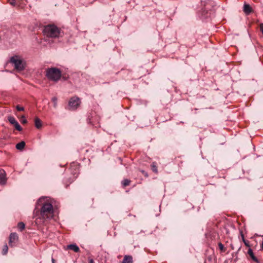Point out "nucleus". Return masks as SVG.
Returning a JSON list of instances; mask_svg holds the SVG:
<instances>
[{"mask_svg": "<svg viewBox=\"0 0 263 263\" xmlns=\"http://www.w3.org/2000/svg\"><path fill=\"white\" fill-rule=\"evenodd\" d=\"M52 203L53 200L47 197H42L38 200L37 204L41 206L40 218L45 220L53 217L54 210Z\"/></svg>", "mask_w": 263, "mask_h": 263, "instance_id": "nucleus-1", "label": "nucleus"}, {"mask_svg": "<svg viewBox=\"0 0 263 263\" xmlns=\"http://www.w3.org/2000/svg\"><path fill=\"white\" fill-rule=\"evenodd\" d=\"M61 71L55 67L47 68L46 70V76L50 81H58L61 77Z\"/></svg>", "mask_w": 263, "mask_h": 263, "instance_id": "nucleus-2", "label": "nucleus"}, {"mask_svg": "<svg viewBox=\"0 0 263 263\" xmlns=\"http://www.w3.org/2000/svg\"><path fill=\"white\" fill-rule=\"evenodd\" d=\"M10 62L18 71L23 70L25 67L26 63L25 61L21 57L17 55L12 57L10 60Z\"/></svg>", "mask_w": 263, "mask_h": 263, "instance_id": "nucleus-3", "label": "nucleus"}, {"mask_svg": "<svg viewBox=\"0 0 263 263\" xmlns=\"http://www.w3.org/2000/svg\"><path fill=\"white\" fill-rule=\"evenodd\" d=\"M43 32L45 35L50 37H57L60 35V29L54 25H49L45 27Z\"/></svg>", "mask_w": 263, "mask_h": 263, "instance_id": "nucleus-4", "label": "nucleus"}, {"mask_svg": "<svg viewBox=\"0 0 263 263\" xmlns=\"http://www.w3.org/2000/svg\"><path fill=\"white\" fill-rule=\"evenodd\" d=\"M81 103L80 100L78 97H72L69 101V107L70 110H75L80 105Z\"/></svg>", "mask_w": 263, "mask_h": 263, "instance_id": "nucleus-5", "label": "nucleus"}, {"mask_svg": "<svg viewBox=\"0 0 263 263\" xmlns=\"http://www.w3.org/2000/svg\"><path fill=\"white\" fill-rule=\"evenodd\" d=\"M18 235L16 233H11L9 236V245L11 247L14 246L18 240Z\"/></svg>", "mask_w": 263, "mask_h": 263, "instance_id": "nucleus-6", "label": "nucleus"}, {"mask_svg": "<svg viewBox=\"0 0 263 263\" xmlns=\"http://www.w3.org/2000/svg\"><path fill=\"white\" fill-rule=\"evenodd\" d=\"M6 173L4 170H0V184L4 185L6 183Z\"/></svg>", "mask_w": 263, "mask_h": 263, "instance_id": "nucleus-7", "label": "nucleus"}, {"mask_svg": "<svg viewBox=\"0 0 263 263\" xmlns=\"http://www.w3.org/2000/svg\"><path fill=\"white\" fill-rule=\"evenodd\" d=\"M67 248L68 249H70V250H73L74 252H79L80 251V249L78 247V246H77L75 244H71V245H69L67 246Z\"/></svg>", "mask_w": 263, "mask_h": 263, "instance_id": "nucleus-8", "label": "nucleus"}, {"mask_svg": "<svg viewBox=\"0 0 263 263\" xmlns=\"http://www.w3.org/2000/svg\"><path fill=\"white\" fill-rule=\"evenodd\" d=\"M248 254L250 256L251 258L254 261H255V262H257V263L258 262V260L257 259V258L254 255L253 251H252V250L251 249H250V248L249 249V250L248 251Z\"/></svg>", "mask_w": 263, "mask_h": 263, "instance_id": "nucleus-9", "label": "nucleus"}, {"mask_svg": "<svg viewBox=\"0 0 263 263\" xmlns=\"http://www.w3.org/2000/svg\"><path fill=\"white\" fill-rule=\"evenodd\" d=\"M243 11L247 14H249L252 11V8L249 4H245L243 6Z\"/></svg>", "mask_w": 263, "mask_h": 263, "instance_id": "nucleus-10", "label": "nucleus"}, {"mask_svg": "<svg viewBox=\"0 0 263 263\" xmlns=\"http://www.w3.org/2000/svg\"><path fill=\"white\" fill-rule=\"evenodd\" d=\"M34 124L35 126L38 129L40 128L42 126V123L41 120L37 117H36L35 118Z\"/></svg>", "mask_w": 263, "mask_h": 263, "instance_id": "nucleus-11", "label": "nucleus"}, {"mask_svg": "<svg viewBox=\"0 0 263 263\" xmlns=\"http://www.w3.org/2000/svg\"><path fill=\"white\" fill-rule=\"evenodd\" d=\"M133 258L131 256L126 255L123 260L122 263H132Z\"/></svg>", "mask_w": 263, "mask_h": 263, "instance_id": "nucleus-12", "label": "nucleus"}, {"mask_svg": "<svg viewBox=\"0 0 263 263\" xmlns=\"http://www.w3.org/2000/svg\"><path fill=\"white\" fill-rule=\"evenodd\" d=\"M25 146V143L24 141H21V142L18 143L16 145V149L18 150H22Z\"/></svg>", "mask_w": 263, "mask_h": 263, "instance_id": "nucleus-13", "label": "nucleus"}, {"mask_svg": "<svg viewBox=\"0 0 263 263\" xmlns=\"http://www.w3.org/2000/svg\"><path fill=\"white\" fill-rule=\"evenodd\" d=\"M8 120L9 122L13 125H14L17 122L13 117H9L8 118Z\"/></svg>", "mask_w": 263, "mask_h": 263, "instance_id": "nucleus-14", "label": "nucleus"}, {"mask_svg": "<svg viewBox=\"0 0 263 263\" xmlns=\"http://www.w3.org/2000/svg\"><path fill=\"white\" fill-rule=\"evenodd\" d=\"M17 227L22 231L25 228V224L22 222H20L17 224Z\"/></svg>", "mask_w": 263, "mask_h": 263, "instance_id": "nucleus-15", "label": "nucleus"}, {"mask_svg": "<svg viewBox=\"0 0 263 263\" xmlns=\"http://www.w3.org/2000/svg\"><path fill=\"white\" fill-rule=\"evenodd\" d=\"M8 251V247L7 245H5L4 246V248H3V251H2L3 254V255H6Z\"/></svg>", "mask_w": 263, "mask_h": 263, "instance_id": "nucleus-16", "label": "nucleus"}, {"mask_svg": "<svg viewBox=\"0 0 263 263\" xmlns=\"http://www.w3.org/2000/svg\"><path fill=\"white\" fill-rule=\"evenodd\" d=\"M130 181L128 179H124L122 181V185L124 186H126L129 184Z\"/></svg>", "mask_w": 263, "mask_h": 263, "instance_id": "nucleus-17", "label": "nucleus"}, {"mask_svg": "<svg viewBox=\"0 0 263 263\" xmlns=\"http://www.w3.org/2000/svg\"><path fill=\"white\" fill-rule=\"evenodd\" d=\"M15 127V128L18 131H21L22 130V128L20 126V125L18 124V122H17L15 124L13 125Z\"/></svg>", "mask_w": 263, "mask_h": 263, "instance_id": "nucleus-18", "label": "nucleus"}, {"mask_svg": "<svg viewBox=\"0 0 263 263\" xmlns=\"http://www.w3.org/2000/svg\"><path fill=\"white\" fill-rule=\"evenodd\" d=\"M52 101L53 102V106L54 108H56L57 106V101L58 99L56 97H53L52 98Z\"/></svg>", "mask_w": 263, "mask_h": 263, "instance_id": "nucleus-19", "label": "nucleus"}, {"mask_svg": "<svg viewBox=\"0 0 263 263\" xmlns=\"http://www.w3.org/2000/svg\"><path fill=\"white\" fill-rule=\"evenodd\" d=\"M241 236H242V240H243V242H244L245 245L247 246V247H250V245H249V242L248 241H247L245 240V238H244V236L242 234H241Z\"/></svg>", "mask_w": 263, "mask_h": 263, "instance_id": "nucleus-20", "label": "nucleus"}, {"mask_svg": "<svg viewBox=\"0 0 263 263\" xmlns=\"http://www.w3.org/2000/svg\"><path fill=\"white\" fill-rule=\"evenodd\" d=\"M151 166H152V169L153 172H154L155 173H157L158 172L157 166H156V165L155 163H153V164H152Z\"/></svg>", "mask_w": 263, "mask_h": 263, "instance_id": "nucleus-21", "label": "nucleus"}, {"mask_svg": "<svg viewBox=\"0 0 263 263\" xmlns=\"http://www.w3.org/2000/svg\"><path fill=\"white\" fill-rule=\"evenodd\" d=\"M218 247H219V249L222 251V252H224L226 251V249L224 247V246L221 243V242H219L218 243Z\"/></svg>", "mask_w": 263, "mask_h": 263, "instance_id": "nucleus-22", "label": "nucleus"}, {"mask_svg": "<svg viewBox=\"0 0 263 263\" xmlns=\"http://www.w3.org/2000/svg\"><path fill=\"white\" fill-rule=\"evenodd\" d=\"M8 3L12 6H15L16 4L15 0H8Z\"/></svg>", "mask_w": 263, "mask_h": 263, "instance_id": "nucleus-23", "label": "nucleus"}, {"mask_svg": "<svg viewBox=\"0 0 263 263\" xmlns=\"http://www.w3.org/2000/svg\"><path fill=\"white\" fill-rule=\"evenodd\" d=\"M16 108L18 111H23L24 110V108L23 107H21L19 105H17Z\"/></svg>", "mask_w": 263, "mask_h": 263, "instance_id": "nucleus-24", "label": "nucleus"}, {"mask_svg": "<svg viewBox=\"0 0 263 263\" xmlns=\"http://www.w3.org/2000/svg\"><path fill=\"white\" fill-rule=\"evenodd\" d=\"M260 30L263 34V24H260L259 26Z\"/></svg>", "mask_w": 263, "mask_h": 263, "instance_id": "nucleus-25", "label": "nucleus"}, {"mask_svg": "<svg viewBox=\"0 0 263 263\" xmlns=\"http://www.w3.org/2000/svg\"><path fill=\"white\" fill-rule=\"evenodd\" d=\"M88 261L89 263H95L94 260L92 258H89Z\"/></svg>", "mask_w": 263, "mask_h": 263, "instance_id": "nucleus-26", "label": "nucleus"}, {"mask_svg": "<svg viewBox=\"0 0 263 263\" xmlns=\"http://www.w3.org/2000/svg\"><path fill=\"white\" fill-rule=\"evenodd\" d=\"M261 248L262 250H263V241H262V243H261Z\"/></svg>", "mask_w": 263, "mask_h": 263, "instance_id": "nucleus-27", "label": "nucleus"}, {"mask_svg": "<svg viewBox=\"0 0 263 263\" xmlns=\"http://www.w3.org/2000/svg\"><path fill=\"white\" fill-rule=\"evenodd\" d=\"M55 260L53 258H52V263H54Z\"/></svg>", "mask_w": 263, "mask_h": 263, "instance_id": "nucleus-28", "label": "nucleus"}, {"mask_svg": "<svg viewBox=\"0 0 263 263\" xmlns=\"http://www.w3.org/2000/svg\"><path fill=\"white\" fill-rule=\"evenodd\" d=\"M23 123H26V120H23Z\"/></svg>", "mask_w": 263, "mask_h": 263, "instance_id": "nucleus-29", "label": "nucleus"}]
</instances>
